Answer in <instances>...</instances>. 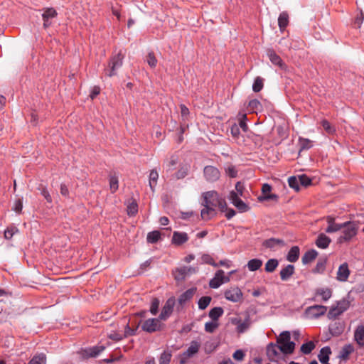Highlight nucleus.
Returning a JSON list of instances; mask_svg holds the SVG:
<instances>
[{"label": "nucleus", "mask_w": 364, "mask_h": 364, "mask_svg": "<svg viewBox=\"0 0 364 364\" xmlns=\"http://www.w3.org/2000/svg\"><path fill=\"white\" fill-rule=\"evenodd\" d=\"M358 226L354 222H346L343 223L342 233L338 238L339 243L350 241L357 234Z\"/></svg>", "instance_id": "nucleus-2"}, {"label": "nucleus", "mask_w": 364, "mask_h": 364, "mask_svg": "<svg viewBox=\"0 0 364 364\" xmlns=\"http://www.w3.org/2000/svg\"><path fill=\"white\" fill-rule=\"evenodd\" d=\"M105 349L104 346H95L82 350V356L85 358H95Z\"/></svg>", "instance_id": "nucleus-16"}, {"label": "nucleus", "mask_w": 364, "mask_h": 364, "mask_svg": "<svg viewBox=\"0 0 364 364\" xmlns=\"http://www.w3.org/2000/svg\"><path fill=\"white\" fill-rule=\"evenodd\" d=\"M318 255V252L315 250H311L307 251L302 257V263L306 264L311 262L316 259Z\"/></svg>", "instance_id": "nucleus-29"}, {"label": "nucleus", "mask_w": 364, "mask_h": 364, "mask_svg": "<svg viewBox=\"0 0 364 364\" xmlns=\"http://www.w3.org/2000/svg\"><path fill=\"white\" fill-rule=\"evenodd\" d=\"M327 311L326 306L321 305H315L307 308L306 313L309 317L316 318L325 314Z\"/></svg>", "instance_id": "nucleus-14"}, {"label": "nucleus", "mask_w": 364, "mask_h": 364, "mask_svg": "<svg viewBox=\"0 0 364 364\" xmlns=\"http://www.w3.org/2000/svg\"><path fill=\"white\" fill-rule=\"evenodd\" d=\"M230 133L234 138H238L240 134L239 126L236 124H232L230 127Z\"/></svg>", "instance_id": "nucleus-64"}, {"label": "nucleus", "mask_w": 364, "mask_h": 364, "mask_svg": "<svg viewBox=\"0 0 364 364\" xmlns=\"http://www.w3.org/2000/svg\"><path fill=\"white\" fill-rule=\"evenodd\" d=\"M203 174L206 181L209 182H215L220 178V172L215 166H206L203 169Z\"/></svg>", "instance_id": "nucleus-13"}, {"label": "nucleus", "mask_w": 364, "mask_h": 364, "mask_svg": "<svg viewBox=\"0 0 364 364\" xmlns=\"http://www.w3.org/2000/svg\"><path fill=\"white\" fill-rule=\"evenodd\" d=\"M46 356L44 353H40L34 356L28 363V364H46Z\"/></svg>", "instance_id": "nucleus-42"}, {"label": "nucleus", "mask_w": 364, "mask_h": 364, "mask_svg": "<svg viewBox=\"0 0 364 364\" xmlns=\"http://www.w3.org/2000/svg\"><path fill=\"white\" fill-rule=\"evenodd\" d=\"M198 272V268L193 267H181L176 268L173 272V274L176 281L180 282L186 279L187 276L195 274Z\"/></svg>", "instance_id": "nucleus-6"}, {"label": "nucleus", "mask_w": 364, "mask_h": 364, "mask_svg": "<svg viewBox=\"0 0 364 364\" xmlns=\"http://www.w3.org/2000/svg\"><path fill=\"white\" fill-rule=\"evenodd\" d=\"M321 124L323 128L328 134H333L335 133L336 129L333 127H332L328 121L323 120L321 122Z\"/></svg>", "instance_id": "nucleus-58"}, {"label": "nucleus", "mask_w": 364, "mask_h": 364, "mask_svg": "<svg viewBox=\"0 0 364 364\" xmlns=\"http://www.w3.org/2000/svg\"><path fill=\"white\" fill-rule=\"evenodd\" d=\"M137 210H138V205H137V204L135 202L131 203L127 206V213L129 215H134L135 213H137Z\"/></svg>", "instance_id": "nucleus-59"}, {"label": "nucleus", "mask_w": 364, "mask_h": 364, "mask_svg": "<svg viewBox=\"0 0 364 364\" xmlns=\"http://www.w3.org/2000/svg\"><path fill=\"white\" fill-rule=\"evenodd\" d=\"M218 321H213L205 323V331L208 333H213L218 328Z\"/></svg>", "instance_id": "nucleus-46"}, {"label": "nucleus", "mask_w": 364, "mask_h": 364, "mask_svg": "<svg viewBox=\"0 0 364 364\" xmlns=\"http://www.w3.org/2000/svg\"><path fill=\"white\" fill-rule=\"evenodd\" d=\"M250 318L247 316L244 321H242L239 326L236 327V331L239 333L245 332L250 326Z\"/></svg>", "instance_id": "nucleus-37"}, {"label": "nucleus", "mask_w": 364, "mask_h": 364, "mask_svg": "<svg viewBox=\"0 0 364 364\" xmlns=\"http://www.w3.org/2000/svg\"><path fill=\"white\" fill-rule=\"evenodd\" d=\"M263 87V80L260 77H257L252 85V90L255 92H259Z\"/></svg>", "instance_id": "nucleus-54"}, {"label": "nucleus", "mask_w": 364, "mask_h": 364, "mask_svg": "<svg viewBox=\"0 0 364 364\" xmlns=\"http://www.w3.org/2000/svg\"><path fill=\"white\" fill-rule=\"evenodd\" d=\"M326 264V259H320L317 264L313 270L314 273H322L323 272Z\"/></svg>", "instance_id": "nucleus-50"}, {"label": "nucleus", "mask_w": 364, "mask_h": 364, "mask_svg": "<svg viewBox=\"0 0 364 364\" xmlns=\"http://www.w3.org/2000/svg\"><path fill=\"white\" fill-rule=\"evenodd\" d=\"M317 294L320 295L323 301H327L331 298L332 291L329 288H322L317 290Z\"/></svg>", "instance_id": "nucleus-43"}, {"label": "nucleus", "mask_w": 364, "mask_h": 364, "mask_svg": "<svg viewBox=\"0 0 364 364\" xmlns=\"http://www.w3.org/2000/svg\"><path fill=\"white\" fill-rule=\"evenodd\" d=\"M299 257V248L297 246L292 247L288 254L287 259L290 262H295Z\"/></svg>", "instance_id": "nucleus-28"}, {"label": "nucleus", "mask_w": 364, "mask_h": 364, "mask_svg": "<svg viewBox=\"0 0 364 364\" xmlns=\"http://www.w3.org/2000/svg\"><path fill=\"white\" fill-rule=\"evenodd\" d=\"M172 354L171 352L164 351L161 353L159 358V364H169Z\"/></svg>", "instance_id": "nucleus-51"}, {"label": "nucleus", "mask_w": 364, "mask_h": 364, "mask_svg": "<svg viewBox=\"0 0 364 364\" xmlns=\"http://www.w3.org/2000/svg\"><path fill=\"white\" fill-rule=\"evenodd\" d=\"M160 237V232L157 230H155L148 233L146 240L149 243H155L159 240Z\"/></svg>", "instance_id": "nucleus-44"}, {"label": "nucleus", "mask_w": 364, "mask_h": 364, "mask_svg": "<svg viewBox=\"0 0 364 364\" xmlns=\"http://www.w3.org/2000/svg\"><path fill=\"white\" fill-rule=\"evenodd\" d=\"M200 348V343L197 341H192L188 349L184 351L180 358V364H186L188 360L197 354Z\"/></svg>", "instance_id": "nucleus-5"}, {"label": "nucleus", "mask_w": 364, "mask_h": 364, "mask_svg": "<svg viewBox=\"0 0 364 364\" xmlns=\"http://www.w3.org/2000/svg\"><path fill=\"white\" fill-rule=\"evenodd\" d=\"M280 346L277 343H270L267 346V356L271 362H277L281 358Z\"/></svg>", "instance_id": "nucleus-10"}, {"label": "nucleus", "mask_w": 364, "mask_h": 364, "mask_svg": "<svg viewBox=\"0 0 364 364\" xmlns=\"http://www.w3.org/2000/svg\"><path fill=\"white\" fill-rule=\"evenodd\" d=\"M289 23V15L287 12H282L278 18V25L281 31H283Z\"/></svg>", "instance_id": "nucleus-35"}, {"label": "nucleus", "mask_w": 364, "mask_h": 364, "mask_svg": "<svg viewBox=\"0 0 364 364\" xmlns=\"http://www.w3.org/2000/svg\"><path fill=\"white\" fill-rule=\"evenodd\" d=\"M237 193L235 191H232L230 193L229 199L231 203L241 213H245L249 210V206L243 202L240 198Z\"/></svg>", "instance_id": "nucleus-9"}, {"label": "nucleus", "mask_w": 364, "mask_h": 364, "mask_svg": "<svg viewBox=\"0 0 364 364\" xmlns=\"http://www.w3.org/2000/svg\"><path fill=\"white\" fill-rule=\"evenodd\" d=\"M331 354V348L325 346L320 350L319 354L318 355V360L321 363H328L329 356Z\"/></svg>", "instance_id": "nucleus-27"}, {"label": "nucleus", "mask_w": 364, "mask_h": 364, "mask_svg": "<svg viewBox=\"0 0 364 364\" xmlns=\"http://www.w3.org/2000/svg\"><path fill=\"white\" fill-rule=\"evenodd\" d=\"M118 178L115 175L109 176V188L112 193L118 189Z\"/></svg>", "instance_id": "nucleus-56"}, {"label": "nucleus", "mask_w": 364, "mask_h": 364, "mask_svg": "<svg viewBox=\"0 0 364 364\" xmlns=\"http://www.w3.org/2000/svg\"><path fill=\"white\" fill-rule=\"evenodd\" d=\"M246 119H247V116L245 114H243L241 115V117L240 119V124H239V127H240L243 132H246L248 129V127H247V124L246 123Z\"/></svg>", "instance_id": "nucleus-60"}, {"label": "nucleus", "mask_w": 364, "mask_h": 364, "mask_svg": "<svg viewBox=\"0 0 364 364\" xmlns=\"http://www.w3.org/2000/svg\"><path fill=\"white\" fill-rule=\"evenodd\" d=\"M201 260L204 264H208L215 267L218 266V263H215L213 257L208 254H203L201 257Z\"/></svg>", "instance_id": "nucleus-57"}, {"label": "nucleus", "mask_w": 364, "mask_h": 364, "mask_svg": "<svg viewBox=\"0 0 364 364\" xmlns=\"http://www.w3.org/2000/svg\"><path fill=\"white\" fill-rule=\"evenodd\" d=\"M350 275V270L348 269V265L346 262L341 264L337 271V280L340 282H346L347 281L348 277Z\"/></svg>", "instance_id": "nucleus-17"}, {"label": "nucleus", "mask_w": 364, "mask_h": 364, "mask_svg": "<svg viewBox=\"0 0 364 364\" xmlns=\"http://www.w3.org/2000/svg\"><path fill=\"white\" fill-rule=\"evenodd\" d=\"M124 55L119 52L114 55L108 65V68L105 69V75L108 77H112L117 75V71L123 64Z\"/></svg>", "instance_id": "nucleus-3"}, {"label": "nucleus", "mask_w": 364, "mask_h": 364, "mask_svg": "<svg viewBox=\"0 0 364 364\" xmlns=\"http://www.w3.org/2000/svg\"><path fill=\"white\" fill-rule=\"evenodd\" d=\"M263 245L267 248L274 249L277 247L284 246V242L281 239L269 238L263 242Z\"/></svg>", "instance_id": "nucleus-26"}, {"label": "nucleus", "mask_w": 364, "mask_h": 364, "mask_svg": "<svg viewBox=\"0 0 364 364\" xmlns=\"http://www.w3.org/2000/svg\"><path fill=\"white\" fill-rule=\"evenodd\" d=\"M18 232V230L17 228L14 226H10L6 228V230L4 231V237L6 240H11L12 237Z\"/></svg>", "instance_id": "nucleus-52"}, {"label": "nucleus", "mask_w": 364, "mask_h": 364, "mask_svg": "<svg viewBox=\"0 0 364 364\" xmlns=\"http://www.w3.org/2000/svg\"><path fill=\"white\" fill-rule=\"evenodd\" d=\"M268 56H269V58L270 61L273 64H274L276 65H278L281 68H284V64L283 63L282 60L274 51H269Z\"/></svg>", "instance_id": "nucleus-33"}, {"label": "nucleus", "mask_w": 364, "mask_h": 364, "mask_svg": "<svg viewBox=\"0 0 364 364\" xmlns=\"http://www.w3.org/2000/svg\"><path fill=\"white\" fill-rule=\"evenodd\" d=\"M188 171L189 166L188 165L181 166L175 173V178L176 179L184 178L188 175Z\"/></svg>", "instance_id": "nucleus-40"}, {"label": "nucleus", "mask_w": 364, "mask_h": 364, "mask_svg": "<svg viewBox=\"0 0 364 364\" xmlns=\"http://www.w3.org/2000/svg\"><path fill=\"white\" fill-rule=\"evenodd\" d=\"M354 339L360 346H364V323L358 325L354 331Z\"/></svg>", "instance_id": "nucleus-20"}, {"label": "nucleus", "mask_w": 364, "mask_h": 364, "mask_svg": "<svg viewBox=\"0 0 364 364\" xmlns=\"http://www.w3.org/2000/svg\"><path fill=\"white\" fill-rule=\"evenodd\" d=\"M262 265V261L259 259H252L248 261L247 267L251 272L258 270Z\"/></svg>", "instance_id": "nucleus-34"}, {"label": "nucleus", "mask_w": 364, "mask_h": 364, "mask_svg": "<svg viewBox=\"0 0 364 364\" xmlns=\"http://www.w3.org/2000/svg\"><path fill=\"white\" fill-rule=\"evenodd\" d=\"M315 348V345L312 341H309L307 343H304L301 346V351L304 354H309Z\"/></svg>", "instance_id": "nucleus-45"}, {"label": "nucleus", "mask_w": 364, "mask_h": 364, "mask_svg": "<svg viewBox=\"0 0 364 364\" xmlns=\"http://www.w3.org/2000/svg\"><path fill=\"white\" fill-rule=\"evenodd\" d=\"M176 300L174 297H171L167 299L165 304L164 305L161 312L159 314V319L166 321L171 315L173 307L175 306Z\"/></svg>", "instance_id": "nucleus-11"}, {"label": "nucleus", "mask_w": 364, "mask_h": 364, "mask_svg": "<svg viewBox=\"0 0 364 364\" xmlns=\"http://www.w3.org/2000/svg\"><path fill=\"white\" fill-rule=\"evenodd\" d=\"M220 198L219 194L215 191H208L203 193V200L202 205L203 206H210L215 208L217 202Z\"/></svg>", "instance_id": "nucleus-12"}, {"label": "nucleus", "mask_w": 364, "mask_h": 364, "mask_svg": "<svg viewBox=\"0 0 364 364\" xmlns=\"http://www.w3.org/2000/svg\"><path fill=\"white\" fill-rule=\"evenodd\" d=\"M299 141L301 146L300 151L304 149H309L313 146V141L308 139L300 137Z\"/></svg>", "instance_id": "nucleus-49"}, {"label": "nucleus", "mask_w": 364, "mask_h": 364, "mask_svg": "<svg viewBox=\"0 0 364 364\" xmlns=\"http://www.w3.org/2000/svg\"><path fill=\"white\" fill-rule=\"evenodd\" d=\"M217 207H218L222 212L226 211L228 210L225 200L220 196L218 201L217 202Z\"/></svg>", "instance_id": "nucleus-62"}, {"label": "nucleus", "mask_w": 364, "mask_h": 364, "mask_svg": "<svg viewBox=\"0 0 364 364\" xmlns=\"http://www.w3.org/2000/svg\"><path fill=\"white\" fill-rule=\"evenodd\" d=\"M148 65L151 68H154L157 65V59L156 58L153 52H149L146 57Z\"/></svg>", "instance_id": "nucleus-53"}, {"label": "nucleus", "mask_w": 364, "mask_h": 364, "mask_svg": "<svg viewBox=\"0 0 364 364\" xmlns=\"http://www.w3.org/2000/svg\"><path fill=\"white\" fill-rule=\"evenodd\" d=\"M331 240L323 233L318 235L316 241V245L318 248L326 249L328 247Z\"/></svg>", "instance_id": "nucleus-25"}, {"label": "nucleus", "mask_w": 364, "mask_h": 364, "mask_svg": "<svg viewBox=\"0 0 364 364\" xmlns=\"http://www.w3.org/2000/svg\"><path fill=\"white\" fill-rule=\"evenodd\" d=\"M41 193L44 197V198L46 200V201L49 203H52V198L50 195L46 187H42L41 188Z\"/></svg>", "instance_id": "nucleus-63"}, {"label": "nucleus", "mask_w": 364, "mask_h": 364, "mask_svg": "<svg viewBox=\"0 0 364 364\" xmlns=\"http://www.w3.org/2000/svg\"><path fill=\"white\" fill-rule=\"evenodd\" d=\"M300 184L304 186H307L311 184V180L309 177L306 175H301L299 176Z\"/></svg>", "instance_id": "nucleus-61"}, {"label": "nucleus", "mask_w": 364, "mask_h": 364, "mask_svg": "<svg viewBox=\"0 0 364 364\" xmlns=\"http://www.w3.org/2000/svg\"><path fill=\"white\" fill-rule=\"evenodd\" d=\"M277 343L280 346V351L284 354H291L295 349V343L291 341L290 332L285 331L282 332L277 338Z\"/></svg>", "instance_id": "nucleus-1"}, {"label": "nucleus", "mask_w": 364, "mask_h": 364, "mask_svg": "<svg viewBox=\"0 0 364 364\" xmlns=\"http://www.w3.org/2000/svg\"><path fill=\"white\" fill-rule=\"evenodd\" d=\"M161 321L159 317L148 318L141 323V329L149 333L160 331L164 327V324Z\"/></svg>", "instance_id": "nucleus-4"}, {"label": "nucleus", "mask_w": 364, "mask_h": 364, "mask_svg": "<svg viewBox=\"0 0 364 364\" xmlns=\"http://www.w3.org/2000/svg\"><path fill=\"white\" fill-rule=\"evenodd\" d=\"M344 330L343 325L340 322H335L330 325L329 331L333 336H338L343 333Z\"/></svg>", "instance_id": "nucleus-30"}, {"label": "nucleus", "mask_w": 364, "mask_h": 364, "mask_svg": "<svg viewBox=\"0 0 364 364\" xmlns=\"http://www.w3.org/2000/svg\"><path fill=\"white\" fill-rule=\"evenodd\" d=\"M225 297L226 299H228L230 301L237 302L242 299V293L239 288L235 287V288H232L229 290H227L225 292Z\"/></svg>", "instance_id": "nucleus-15"}, {"label": "nucleus", "mask_w": 364, "mask_h": 364, "mask_svg": "<svg viewBox=\"0 0 364 364\" xmlns=\"http://www.w3.org/2000/svg\"><path fill=\"white\" fill-rule=\"evenodd\" d=\"M196 288L193 287L191 289H188L185 292H183L182 294L180 295V296L178 299V301L181 305H183L186 302L189 301L193 298L195 293L196 292Z\"/></svg>", "instance_id": "nucleus-21"}, {"label": "nucleus", "mask_w": 364, "mask_h": 364, "mask_svg": "<svg viewBox=\"0 0 364 364\" xmlns=\"http://www.w3.org/2000/svg\"><path fill=\"white\" fill-rule=\"evenodd\" d=\"M328 227L326 229L327 233H332L342 230L343 223L338 224L334 222V218L332 217L327 218Z\"/></svg>", "instance_id": "nucleus-22"}, {"label": "nucleus", "mask_w": 364, "mask_h": 364, "mask_svg": "<svg viewBox=\"0 0 364 364\" xmlns=\"http://www.w3.org/2000/svg\"><path fill=\"white\" fill-rule=\"evenodd\" d=\"M188 240V236L187 233L183 232L175 231L173 233L172 242L176 245H181L186 242Z\"/></svg>", "instance_id": "nucleus-19"}, {"label": "nucleus", "mask_w": 364, "mask_h": 364, "mask_svg": "<svg viewBox=\"0 0 364 364\" xmlns=\"http://www.w3.org/2000/svg\"><path fill=\"white\" fill-rule=\"evenodd\" d=\"M215 215V209L210 206H203V208L200 211L201 218L204 220H209Z\"/></svg>", "instance_id": "nucleus-24"}, {"label": "nucleus", "mask_w": 364, "mask_h": 364, "mask_svg": "<svg viewBox=\"0 0 364 364\" xmlns=\"http://www.w3.org/2000/svg\"><path fill=\"white\" fill-rule=\"evenodd\" d=\"M57 16V12L53 8H48L45 9L42 14L43 20V26L48 27L50 25V19L55 18Z\"/></svg>", "instance_id": "nucleus-18"}, {"label": "nucleus", "mask_w": 364, "mask_h": 364, "mask_svg": "<svg viewBox=\"0 0 364 364\" xmlns=\"http://www.w3.org/2000/svg\"><path fill=\"white\" fill-rule=\"evenodd\" d=\"M353 351L354 348L351 344L345 345L341 350L338 357L341 359H346Z\"/></svg>", "instance_id": "nucleus-36"}, {"label": "nucleus", "mask_w": 364, "mask_h": 364, "mask_svg": "<svg viewBox=\"0 0 364 364\" xmlns=\"http://www.w3.org/2000/svg\"><path fill=\"white\" fill-rule=\"evenodd\" d=\"M211 300H212V298L209 296H202L198 300V302L199 309H200V310L205 309L210 304Z\"/></svg>", "instance_id": "nucleus-41"}, {"label": "nucleus", "mask_w": 364, "mask_h": 364, "mask_svg": "<svg viewBox=\"0 0 364 364\" xmlns=\"http://www.w3.org/2000/svg\"><path fill=\"white\" fill-rule=\"evenodd\" d=\"M289 186L296 191L299 190V180L296 176H291L288 179Z\"/></svg>", "instance_id": "nucleus-55"}, {"label": "nucleus", "mask_w": 364, "mask_h": 364, "mask_svg": "<svg viewBox=\"0 0 364 364\" xmlns=\"http://www.w3.org/2000/svg\"><path fill=\"white\" fill-rule=\"evenodd\" d=\"M279 265V262L277 259H269L265 264V271L267 272H273Z\"/></svg>", "instance_id": "nucleus-38"}, {"label": "nucleus", "mask_w": 364, "mask_h": 364, "mask_svg": "<svg viewBox=\"0 0 364 364\" xmlns=\"http://www.w3.org/2000/svg\"><path fill=\"white\" fill-rule=\"evenodd\" d=\"M294 274V267L292 264H288L280 271V278L282 281H287Z\"/></svg>", "instance_id": "nucleus-23"}, {"label": "nucleus", "mask_w": 364, "mask_h": 364, "mask_svg": "<svg viewBox=\"0 0 364 364\" xmlns=\"http://www.w3.org/2000/svg\"><path fill=\"white\" fill-rule=\"evenodd\" d=\"M349 308V302L346 300L338 301L336 306H332L328 313L330 319L336 318Z\"/></svg>", "instance_id": "nucleus-7"}, {"label": "nucleus", "mask_w": 364, "mask_h": 364, "mask_svg": "<svg viewBox=\"0 0 364 364\" xmlns=\"http://www.w3.org/2000/svg\"><path fill=\"white\" fill-rule=\"evenodd\" d=\"M159 304H160V301L159 299L154 298L152 299L151 306H150V309H149V311L152 315L155 316L157 314L158 311H159Z\"/></svg>", "instance_id": "nucleus-47"}, {"label": "nucleus", "mask_w": 364, "mask_h": 364, "mask_svg": "<svg viewBox=\"0 0 364 364\" xmlns=\"http://www.w3.org/2000/svg\"><path fill=\"white\" fill-rule=\"evenodd\" d=\"M249 108L253 112H257L262 108L260 102L256 99L252 100L249 102Z\"/></svg>", "instance_id": "nucleus-48"}, {"label": "nucleus", "mask_w": 364, "mask_h": 364, "mask_svg": "<svg viewBox=\"0 0 364 364\" xmlns=\"http://www.w3.org/2000/svg\"><path fill=\"white\" fill-rule=\"evenodd\" d=\"M230 282L229 276H225V272L222 269L218 270L213 278L210 279L209 286L212 289H218L224 283Z\"/></svg>", "instance_id": "nucleus-8"}, {"label": "nucleus", "mask_w": 364, "mask_h": 364, "mask_svg": "<svg viewBox=\"0 0 364 364\" xmlns=\"http://www.w3.org/2000/svg\"><path fill=\"white\" fill-rule=\"evenodd\" d=\"M159 178V173L155 169H152L150 171L149 176V185L152 191H154L155 187L157 184V181Z\"/></svg>", "instance_id": "nucleus-31"}, {"label": "nucleus", "mask_w": 364, "mask_h": 364, "mask_svg": "<svg viewBox=\"0 0 364 364\" xmlns=\"http://www.w3.org/2000/svg\"><path fill=\"white\" fill-rule=\"evenodd\" d=\"M178 162V158L177 156L173 155L170 157V159L166 161L164 164V168L166 169V172H169L171 171L173 166H175L176 165Z\"/></svg>", "instance_id": "nucleus-39"}, {"label": "nucleus", "mask_w": 364, "mask_h": 364, "mask_svg": "<svg viewBox=\"0 0 364 364\" xmlns=\"http://www.w3.org/2000/svg\"><path fill=\"white\" fill-rule=\"evenodd\" d=\"M223 313L224 311L222 307H214L210 310L208 316L213 321H218V320L220 316H222Z\"/></svg>", "instance_id": "nucleus-32"}]
</instances>
